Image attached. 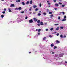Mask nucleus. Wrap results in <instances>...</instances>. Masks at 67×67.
Masks as SVG:
<instances>
[{"label":"nucleus","mask_w":67,"mask_h":67,"mask_svg":"<svg viewBox=\"0 0 67 67\" xmlns=\"http://www.w3.org/2000/svg\"><path fill=\"white\" fill-rule=\"evenodd\" d=\"M34 21H35V22H37V21H38V19H37L35 18H34Z\"/></svg>","instance_id":"f257e3e1"},{"label":"nucleus","mask_w":67,"mask_h":67,"mask_svg":"<svg viewBox=\"0 0 67 67\" xmlns=\"http://www.w3.org/2000/svg\"><path fill=\"white\" fill-rule=\"evenodd\" d=\"M56 44H59L60 43V41L58 40H57L56 41Z\"/></svg>","instance_id":"f03ea898"},{"label":"nucleus","mask_w":67,"mask_h":67,"mask_svg":"<svg viewBox=\"0 0 67 67\" xmlns=\"http://www.w3.org/2000/svg\"><path fill=\"white\" fill-rule=\"evenodd\" d=\"M29 23H32V22H33V20L32 19H31L29 20Z\"/></svg>","instance_id":"7ed1b4c3"},{"label":"nucleus","mask_w":67,"mask_h":67,"mask_svg":"<svg viewBox=\"0 0 67 67\" xmlns=\"http://www.w3.org/2000/svg\"><path fill=\"white\" fill-rule=\"evenodd\" d=\"M18 10L19 11H20V10H22V8L21 7H19L18 8Z\"/></svg>","instance_id":"20e7f679"},{"label":"nucleus","mask_w":67,"mask_h":67,"mask_svg":"<svg viewBox=\"0 0 67 67\" xmlns=\"http://www.w3.org/2000/svg\"><path fill=\"white\" fill-rule=\"evenodd\" d=\"M15 6H14V5L13 4L11 5V7H14Z\"/></svg>","instance_id":"39448f33"},{"label":"nucleus","mask_w":67,"mask_h":67,"mask_svg":"<svg viewBox=\"0 0 67 67\" xmlns=\"http://www.w3.org/2000/svg\"><path fill=\"white\" fill-rule=\"evenodd\" d=\"M8 10L9 12H12L10 8H8Z\"/></svg>","instance_id":"423d86ee"},{"label":"nucleus","mask_w":67,"mask_h":67,"mask_svg":"<svg viewBox=\"0 0 67 67\" xmlns=\"http://www.w3.org/2000/svg\"><path fill=\"white\" fill-rule=\"evenodd\" d=\"M40 25H44V24H43V23L42 22H40Z\"/></svg>","instance_id":"0eeeda50"},{"label":"nucleus","mask_w":67,"mask_h":67,"mask_svg":"<svg viewBox=\"0 0 67 67\" xmlns=\"http://www.w3.org/2000/svg\"><path fill=\"white\" fill-rule=\"evenodd\" d=\"M16 2H21V1L20 0H16Z\"/></svg>","instance_id":"6e6552de"},{"label":"nucleus","mask_w":67,"mask_h":67,"mask_svg":"<svg viewBox=\"0 0 67 67\" xmlns=\"http://www.w3.org/2000/svg\"><path fill=\"white\" fill-rule=\"evenodd\" d=\"M51 47H53V46H54V44L53 43H52L51 45Z\"/></svg>","instance_id":"1a4fd4ad"},{"label":"nucleus","mask_w":67,"mask_h":67,"mask_svg":"<svg viewBox=\"0 0 67 67\" xmlns=\"http://www.w3.org/2000/svg\"><path fill=\"white\" fill-rule=\"evenodd\" d=\"M22 4L23 5H25V3L23 2H22Z\"/></svg>","instance_id":"9d476101"},{"label":"nucleus","mask_w":67,"mask_h":67,"mask_svg":"<svg viewBox=\"0 0 67 67\" xmlns=\"http://www.w3.org/2000/svg\"><path fill=\"white\" fill-rule=\"evenodd\" d=\"M55 5L56 7H58V6H59L58 4L56 3L55 4Z\"/></svg>","instance_id":"9b49d317"},{"label":"nucleus","mask_w":67,"mask_h":67,"mask_svg":"<svg viewBox=\"0 0 67 67\" xmlns=\"http://www.w3.org/2000/svg\"><path fill=\"white\" fill-rule=\"evenodd\" d=\"M66 19H63L62 20V21H66Z\"/></svg>","instance_id":"f8f14e48"},{"label":"nucleus","mask_w":67,"mask_h":67,"mask_svg":"<svg viewBox=\"0 0 67 67\" xmlns=\"http://www.w3.org/2000/svg\"><path fill=\"white\" fill-rule=\"evenodd\" d=\"M30 4H32V1L31 0L30 1Z\"/></svg>","instance_id":"ddd939ff"},{"label":"nucleus","mask_w":67,"mask_h":67,"mask_svg":"<svg viewBox=\"0 0 67 67\" xmlns=\"http://www.w3.org/2000/svg\"><path fill=\"white\" fill-rule=\"evenodd\" d=\"M40 22H41V21H40V20H38L37 21V23H40Z\"/></svg>","instance_id":"4468645a"},{"label":"nucleus","mask_w":67,"mask_h":67,"mask_svg":"<svg viewBox=\"0 0 67 67\" xmlns=\"http://www.w3.org/2000/svg\"><path fill=\"white\" fill-rule=\"evenodd\" d=\"M65 14V13L64 12H62V15H64Z\"/></svg>","instance_id":"2eb2a0df"},{"label":"nucleus","mask_w":67,"mask_h":67,"mask_svg":"<svg viewBox=\"0 0 67 67\" xmlns=\"http://www.w3.org/2000/svg\"><path fill=\"white\" fill-rule=\"evenodd\" d=\"M1 18H3L4 17V15H1Z\"/></svg>","instance_id":"dca6fc26"},{"label":"nucleus","mask_w":67,"mask_h":67,"mask_svg":"<svg viewBox=\"0 0 67 67\" xmlns=\"http://www.w3.org/2000/svg\"><path fill=\"white\" fill-rule=\"evenodd\" d=\"M66 15H65L64 16V19H66Z\"/></svg>","instance_id":"f3484780"},{"label":"nucleus","mask_w":67,"mask_h":67,"mask_svg":"<svg viewBox=\"0 0 67 67\" xmlns=\"http://www.w3.org/2000/svg\"><path fill=\"white\" fill-rule=\"evenodd\" d=\"M53 30H54V28H52L50 29L51 31H53Z\"/></svg>","instance_id":"a211bd4d"},{"label":"nucleus","mask_w":67,"mask_h":67,"mask_svg":"<svg viewBox=\"0 0 67 67\" xmlns=\"http://www.w3.org/2000/svg\"><path fill=\"white\" fill-rule=\"evenodd\" d=\"M33 7L34 8H36V7H37V6H36V5H34L33 6Z\"/></svg>","instance_id":"6ab92c4d"},{"label":"nucleus","mask_w":67,"mask_h":67,"mask_svg":"<svg viewBox=\"0 0 67 67\" xmlns=\"http://www.w3.org/2000/svg\"><path fill=\"white\" fill-rule=\"evenodd\" d=\"M58 29H59V27H57L56 29V30H58Z\"/></svg>","instance_id":"aec40b11"},{"label":"nucleus","mask_w":67,"mask_h":67,"mask_svg":"<svg viewBox=\"0 0 67 67\" xmlns=\"http://www.w3.org/2000/svg\"><path fill=\"white\" fill-rule=\"evenodd\" d=\"M32 8V7H30V8L29 9V10L30 11H31Z\"/></svg>","instance_id":"412c9836"},{"label":"nucleus","mask_w":67,"mask_h":67,"mask_svg":"<svg viewBox=\"0 0 67 67\" xmlns=\"http://www.w3.org/2000/svg\"><path fill=\"white\" fill-rule=\"evenodd\" d=\"M65 6V5H64L63 4L62 5V7H64Z\"/></svg>","instance_id":"4be33fe9"},{"label":"nucleus","mask_w":67,"mask_h":67,"mask_svg":"<svg viewBox=\"0 0 67 67\" xmlns=\"http://www.w3.org/2000/svg\"><path fill=\"white\" fill-rule=\"evenodd\" d=\"M19 10V9H18V8H15V10Z\"/></svg>","instance_id":"5701e85b"},{"label":"nucleus","mask_w":67,"mask_h":67,"mask_svg":"<svg viewBox=\"0 0 67 67\" xmlns=\"http://www.w3.org/2000/svg\"><path fill=\"white\" fill-rule=\"evenodd\" d=\"M2 13H3V14H5V12L4 11L2 12Z\"/></svg>","instance_id":"b1692460"},{"label":"nucleus","mask_w":67,"mask_h":67,"mask_svg":"<svg viewBox=\"0 0 67 67\" xmlns=\"http://www.w3.org/2000/svg\"><path fill=\"white\" fill-rule=\"evenodd\" d=\"M57 48V47L56 46H54V49H56V48Z\"/></svg>","instance_id":"393cba45"},{"label":"nucleus","mask_w":67,"mask_h":67,"mask_svg":"<svg viewBox=\"0 0 67 67\" xmlns=\"http://www.w3.org/2000/svg\"><path fill=\"white\" fill-rule=\"evenodd\" d=\"M29 4V1H27V2L26 3V4Z\"/></svg>","instance_id":"a878e982"},{"label":"nucleus","mask_w":67,"mask_h":67,"mask_svg":"<svg viewBox=\"0 0 67 67\" xmlns=\"http://www.w3.org/2000/svg\"><path fill=\"white\" fill-rule=\"evenodd\" d=\"M38 10V8H36L35 9V11H37Z\"/></svg>","instance_id":"bb28decb"},{"label":"nucleus","mask_w":67,"mask_h":67,"mask_svg":"<svg viewBox=\"0 0 67 67\" xmlns=\"http://www.w3.org/2000/svg\"><path fill=\"white\" fill-rule=\"evenodd\" d=\"M47 12H49V9H47Z\"/></svg>","instance_id":"cd10ccee"},{"label":"nucleus","mask_w":67,"mask_h":67,"mask_svg":"<svg viewBox=\"0 0 67 67\" xmlns=\"http://www.w3.org/2000/svg\"><path fill=\"white\" fill-rule=\"evenodd\" d=\"M50 16L51 18H52L53 16V15H50Z\"/></svg>","instance_id":"c85d7f7f"},{"label":"nucleus","mask_w":67,"mask_h":67,"mask_svg":"<svg viewBox=\"0 0 67 67\" xmlns=\"http://www.w3.org/2000/svg\"><path fill=\"white\" fill-rule=\"evenodd\" d=\"M60 37H61V38H63V35H60Z\"/></svg>","instance_id":"c756f323"},{"label":"nucleus","mask_w":67,"mask_h":67,"mask_svg":"<svg viewBox=\"0 0 67 67\" xmlns=\"http://www.w3.org/2000/svg\"><path fill=\"white\" fill-rule=\"evenodd\" d=\"M41 24H37V25L38 26H40V25H41Z\"/></svg>","instance_id":"7c9ffc66"},{"label":"nucleus","mask_w":67,"mask_h":67,"mask_svg":"<svg viewBox=\"0 0 67 67\" xmlns=\"http://www.w3.org/2000/svg\"><path fill=\"white\" fill-rule=\"evenodd\" d=\"M43 14L44 15H46V13L45 12L43 13Z\"/></svg>","instance_id":"2f4dec72"},{"label":"nucleus","mask_w":67,"mask_h":67,"mask_svg":"<svg viewBox=\"0 0 67 67\" xmlns=\"http://www.w3.org/2000/svg\"><path fill=\"white\" fill-rule=\"evenodd\" d=\"M41 29H39L38 30V32H40V31H41Z\"/></svg>","instance_id":"473e14b6"},{"label":"nucleus","mask_w":67,"mask_h":67,"mask_svg":"<svg viewBox=\"0 0 67 67\" xmlns=\"http://www.w3.org/2000/svg\"><path fill=\"white\" fill-rule=\"evenodd\" d=\"M38 15H39V16H40V15H41V14L40 13H39L38 14Z\"/></svg>","instance_id":"72a5a7b5"},{"label":"nucleus","mask_w":67,"mask_h":67,"mask_svg":"<svg viewBox=\"0 0 67 67\" xmlns=\"http://www.w3.org/2000/svg\"><path fill=\"white\" fill-rule=\"evenodd\" d=\"M21 13H24V11H22V12H21Z\"/></svg>","instance_id":"f704fd0d"},{"label":"nucleus","mask_w":67,"mask_h":67,"mask_svg":"<svg viewBox=\"0 0 67 67\" xmlns=\"http://www.w3.org/2000/svg\"><path fill=\"white\" fill-rule=\"evenodd\" d=\"M46 39V37H44V38L43 39V40H45Z\"/></svg>","instance_id":"c9c22d12"},{"label":"nucleus","mask_w":67,"mask_h":67,"mask_svg":"<svg viewBox=\"0 0 67 67\" xmlns=\"http://www.w3.org/2000/svg\"><path fill=\"white\" fill-rule=\"evenodd\" d=\"M58 19H59V20H60V17H58Z\"/></svg>","instance_id":"e433bc0d"},{"label":"nucleus","mask_w":67,"mask_h":67,"mask_svg":"<svg viewBox=\"0 0 67 67\" xmlns=\"http://www.w3.org/2000/svg\"><path fill=\"white\" fill-rule=\"evenodd\" d=\"M39 6L40 7H41V6H42V4H41V3H40V4H39Z\"/></svg>","instance_id":"4c0bfd02"},{"label":"nucleus","mask_w":67,"mask_h":67,"mask_svg":"<svg viewBox=\"0 0 67 67\" xmlns=\"http://www.w3.org/2000/svg\"><path fill=\"white\" fill-rule=\"evenodd\" d=\"M60 28L61 29H64V27H60Z\"/></svg>","instance_id":"58836bf2"},{"label":"nucleus","mask_w":67,"mask_h":67,"mask_svg":"<svg viewBox=\"0 0 67 67\" xmlns=\"http://www.w3.org/2000/svg\"><path fill=\"white\" fill-rule=\"evenodd\" d=\"M54 25L56 26V25H58V24H55Z\"/></svg>","instance_id":"ea45409f"},{"label":"nucleus","mask_w":67,"mask_h":67,"mask_svg":"<svg viewBox=\"0 0 67 67\" xmlns=\"http://www.w3.org/2000/svg\"><path fill=\"white\" fill-rule=\"evenodd\" d=\"M27 18H28L26 16L25 18V19H27Z\"/></svg>","instance_id":"a19ab883"},{"label":"nucleus","mask_w":67,"mask_h":67,"mask_svg":"<svg viewBox=\"0 0 67 67\" xmlns=\"http://www.w3.org/2000/svg\"><path fill=\"white\" fill-rule=\"evenodd\" d=\"M48 29H46V31H48Z\"/></svg>","instance_id":"79ce46f5"},{"label":"nucleus","mask_w":67,"mask_h":67,"mask_svg":"<svg viewBox=\"0 0 67 67\" xmlns=\"http://www.w3.org/2000/svg\"><path fill=\"white\" fill-rule=\"evenodd\" d=\"M57 36H58V35H59V33H58L57 34Z\"/></svg>","instance_id":"37998d69"},{"label":"nucleus","mask_w":67,"mask_h":67,"mask_svg":"<svg viewBox=\"0 0 67 67\" xmlns=\"http://www.w3.org/2000/svg\"><path fill=\"white\" fill-rule=\"evenodd\" d=\"M59 4H60V5L62 4V3H60V2L59 3Z\"/></svg>","instance_id":"c03bdc74"},{"label":"nucleus","mask_w":67,"mask_h":67,"mask_svg":"<svg viewBox=\"0 0 67 67\" xmlns=\"http://www.w3.org/2000/svg\"><path fill=\"white\" fill-rule=\"evenodd\" d=\"M53 1H54V2H56V0H54Z\"/></svg>","instance_id":"a18cd8bd"},{"label":"nucleus","mask_w":67,"mask_h":67,"mask_svg":"<svg viewBox=\"0 0 67 67\" xmlns=\"http://www.w3.org/2000/svg\"><path fill=\"white\" fill-rule=\"evenodd\" d=\"M57 8H54V10H57Z\"/></svg>","instance_id":"49530a36"},{"label":"nucleus","mask_w":67,"mask_h":67,"mask_svg":"<svg viewBox=\"0 0 67 67\" xmlns=\"http://www.w3.org/2000/svg\"><path fill=\"white\" fill-rule=\"evenodd\" d=\"M49 14H52V12H49Z\"/></svg>","instance_id":"de8ad7c7"},{"label":"nucleus","mask_w":67,"mask_h":67,"mask_svg":"<svg viewBox=\"0 0 67 67\" xmlns=\"http://www.w3.org/2000/svg\"><path fill=\"white\" fill-rule=\"evenodd\" d=\"M7 10V9L5 8L4 9V11H6Z\"/></svg>","instance_id":"09e8293b"},{"label":"nucleus","mask_w":67,"mask_h":67,"mask_svg":"<svg viewBox=\"0 0 67 67\" xmlns=\"http://www.w3.org/2000/svg\"><path fill=\"white\" fill-rule=\"evenodd\" d=\"M66 37V36H64V37H64V38H65Z\"/></svg>","instance_id":"8fccbe9b"},{"label":"nucleus","mask_w":67,"mask_h":67,"mask_svg":"<svg viewBox=\"0 0 67 67\" xmlns=\"http://www.w3.org/2000/svg\"><path fill=\"white\" fill-rule=\"evenodd\" d=\"M47 2L48 3H49V2H49V1H47Z\"/></svg>","instance_id":"3c124183"},{"label":"nucleus","mask_w":67,"mask_h":67,"mask_svg":"<svg viewBox=\"0 0 67 67\" xmlns=\"http://www.w3.org/2000/svg\"><path fill=\"white\" fill-rule=\"evenodd\" d=\"M63 57V56L62 55L61 56V54L60 55V57Z\"/></svg>","instance_id":"603ef678"},{"label":"nucleus","mask_w":67,"mask_h":67,"mask_svg":"<svg viewBox=\"0 0 67 67\" xmlns=\"http://www.w3.org/2000/svg\"><path fill=\"white\" fill-rule=\"evenodd\" d=\"M52 54H55V53H54V52H53L52 53Z\"/></svg>","instance_id":"864d4df0"},{"label":"nucleus","mask_w":67,"mask_h":67,"mask_svg":"<svg viewBox=\"0 0 67 67\" xmlns=\"http://www.w3.org/2000/svg\"><path fill=\"white\" fill-rule=\"evenodd\" d=\"M49 37H52V36H51V35H50L49 36Z\"/></svg>","instance_id":"5fc2aeb1"},{"label":"nucleus","mask_w":67,"mask_h":67,"mask_svg":"<svg viewBox=\"0 0 67 67\" xmlns=\"http://www.w3.org/2000/svg\"><path fill=\"white\" fill-rule=\"evenodd\" d=\"M48 5H50V4H51V3H48Z\"/></svg>","instance_id":"6e6d98bb"},{"label":"nucleus","mask_w":67,"mask_h":67,"mask_svg":"<svg viewBox=\"0 0 67 67\" xmlns=\"http://www.w3.org/2000/svg\"><path fill=\"white\" fill-rule=\"evenodd\" d=\"M25 11H27V10L26 9H25Z\"/></svg>","instance_id":"4d7b16f0"},{"label":"nucleus","mask_w":67,"mask_h":67,"mask_svg":"<svg viewBox=\"0 0 67 67\" xmlns=\"http://www.w3.org/2000/svg\"><path fill=\"white\" fill-rule=\"evenodd\" d=\"M38 35H40V33H38Z\"/></svg>","instance_id":"13d9d810"},{"label":"nucleus","mask_w":67,"mask_h":67,"mask_svg":"<svg viewBox=\"0 0 67 67\" xmlns=\"http://www.w3.org/2000/svg\"><path fill=\"white\" fill-rule=\"evenodd\" d=\"M44 24H45V25H46V24H47V23H45Z\"/></svg>","instance_id":"bf43d9fd"},{"label":"nucleus","mask_w":67,"mask_h":67,"mask_svg":"<svg viewBox=\"0 0 67 67\" xmlns=\"http://www.w3.org/2000/svg\"><path fill=\"white\" fill-rule=\"evenodd\" d=\"M29 14H31V13H32V12H30V13H29Z\"/></svg>","instance_id":"052dcab7"},{"label":"nucleus","mask_w":67,"mask_h":67,"mask_svg":"<svg viewBox=\"0 0 67 67\" xmlns=\"http://www.w3.org/2000/svg\"><path fill=\"white\" fill-rule=\"evenodd\" d=\"M36 31H38V29H36Z\"/></svg>","instance_id":"680f3d73"},{"label":"nucleus","mask_w":67,"mask_h":67,"mask_svg":"<svg viewBox=\"0 0 67 67\" xmlns=\"http://www.w3.org/2000/svg\"><path fill=\"white\" fill-rule=\"evenodd\" d=\"M29 54H31V52H29Z\"/></svg>","instance_id":"e2e57ef3"},{"label":"nucleus","mask_w":67,"mask_h":67,"mask_svg":"<svg viewBox=\"0 0 67 67\" xmlns=\"http://www.w3.org/2000/svg\"><path fill=\"white\" fill-rule=\"evenodd\" d=\"M65 63H67V61H65Z\"/></svg>","instance_id":"0e129e2a"},{"label":"nucleus","mask_w":67,"mask_h":67,"mask_svg":"<svg viewBox=\"0 0 67 67\" xmlns=\"http://www.w3.org/2000/svg\"><path fill=\"white\" fill-rule=\"evenodd\" d=\"M60 14H61V13H62V12H60Z\"/></svg>","instance_id":"69168bd1"},{"label":"nucleus","mask_w":67,"mask_h":67,"mask_svg":"<svg viewBox=\"0 0 67 67\" xmlns=\"http://www.w3.org/2000/svg\"><path fill=\"white\" fill-rule=\"evenodd\" d=\"M54 33H56V32H54Z\"/></svg>","instance_id":"338daca9"},{"label":"nucleus","mask_w":67,"mask_h":67,"mask_svg":"<svg viewBox=\"0 0 67 67\" xmlns=\"http://www.w3.org/2000/svg\"><path fill=\"white\" fill-rule=\"evenodd\" d=\"M41 12V11H39V12L40 13V12Z\"/></svg>","instance_id":"774afa93"}]
</instances>
